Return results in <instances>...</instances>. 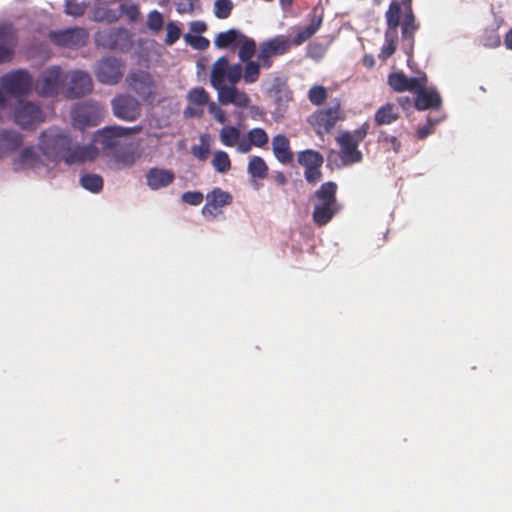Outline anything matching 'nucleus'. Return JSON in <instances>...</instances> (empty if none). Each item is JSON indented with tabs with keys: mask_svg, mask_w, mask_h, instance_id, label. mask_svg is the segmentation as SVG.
I'll return each instance as SVG.
<instances>
[{
	"mask_svg": "<svg viewBox=\"0 0 512 512\" xmlns=\"http://www.w3.org/2000/svg\"><path fill=\"white\" fill-rule=\"evenodd\" d=\"M290 48V40L283 35H278L260 44L257 57L267 58L280 56L287 53Z\"/></svg>",
	"mask_w": 512,
	"mask_h": 512,
	"instance_id": "20",
	"label": "nucleus"
},
{
	"mask_svg": "<svg viewBox=\"0 0 512 512\" xmlns=\"http://www.w3.org/2000/svg\"><path fill=\"white\" fill-rule=\"evenodd\" d=\"M50 40L57 46L65 48H79L86 45L89 35L81 27L67 28L49 33Z\"/></svg>",
	"mask_w": 512,
	"mask_h": 512,
	"instance_id": "15",
	"label": "nucleus"
},
{
	"mask_svg": "<svg viewBox=\"0 0 512 512\" xmlns=\"http://www.w3.org/2000/svg\"><path fill=\"white\" fill-rule=\"evenodd\" d=\"M259 61L261 63L260 64V67H264V68H270L273 64V61H272V57H267V58H258Z\"/></svg>",
	"mask_w": 512,
	"mask_h": 512,
	"instance_id": "58",
	"label": "nucleus"
},
{
	"mask_svg": "<svg viewBox=\"0 0 512 512\" xmlns=\"http://www.w3.org/2000/svg\"><path fill=\"white\" fill-rule=\"evenodd\" d=\"M426 82V76L409 78L403 72H393L388 76V84L396 92H414L426 86Z\"/></svg>",
	"mask_w": 512,
	"mask_h": 512,
	"instance_id": "19",
	"label": "nucleus"
},
{
	"mask_svg": "<svg viewBox=\"0 0 512 512\" xmlns=\"http://www.w3.org/2000/svg\"><path fill=\"white\" fill-rule=\"evenodd\" d=\"M23 144V136L14 130H0V158L16 151Z\"/></svg>",
	"mask_w": 512,
	"mask_h": 512,
	"instance_id": "25",
	"label": "nucleus"
},
{
	"mask_svg": "<svg viewBox=\"0 0 512 512\" xmlns=\"http://www.w3.org/2000/svg\"><path fill=\"white\" fill-rule=\"evenodd\" d=\"M14 37L10 29L0 27V64L10 62L14 54Z\"/></svg>",
	"mask_w": 512,
	"mask_h": 512,
	"instance_id": "28",
	"label": "nucleus"
},
{
	"mask_svg": "<svg viewBox=\"0 0 512 512\" xmlns=\"http://www.w3.org/2000/svg\"><path fill=\"white\" fill-rule=\"evenodd\" d=\"M190 29L195 33H203L206 30V24L201 21H195L191 23Z\"/></svg>",
	"mask_w": 512,
	"mask_h": 512,
	"instance_id": "54",
	"label": "nucleus"
},
{
	"mask_svg": "<svg viewBox=\"0 0 512 512\" xmlns=\"http://www.w3.org/2000/svg\"><path fill=\"white\" fill-rule=\"evenodd\" d=\"M247 170L252 177L258 179H265L268 175V166L259 156H253L250 159Z\"/></svg>",
	"mask_w": 512,
	"mask_h": 512,
	"instance_id": "33",
	"label": "nucleus"
},
{
	"mask_svg": "<svg viewBox=\"0 0 512 512\" xmlns=\"http://www.w3.org/2000/svg\"><path fill=\"white\" fill-rule=\"evenodd\" d=\"M127 38V32L124 29L111 28L103 31H99L95 36V42L97 46H101L106 49L114 50L121 46V41H125Z\"/></svg>",
	"mask_w": 512,
	"mask_h": 512,
	"instance_id": "22",
	"label": "nucleus"
},
{
	"mask_svg": "<svg viewBox=\"0 0 512 512\" xmlns=\"http://www.w3.org/2000/svg\"><path fill=\"white\" fill-rule=\"evenodd\" d=\"M505 45L508 49H512V29H510L505 36Z\"/></svg>",
	"mask_w": 512,
	"mask_h": 512,
	"instance_id": "59",
	"label": "nucleus"
},
{
	"mask_svg": "<svg viewBox=\"0 0 512 512\" xmlns=\"http://www.w3.org/2000/svg\"><path fill=\"white\" fill-rule=\"evenodd\" d=\"M272 151L275 158L282 164L288 165L293 161L290 140L284 134H277L272 138Z\"/></svg>",
	"mask_w": 512,
	"mask_h": 512,
	"instance_id": "24",
	"label": "nucleus"
},
{
	"mask_svg": "<svg viewBox=\"0 0 512 512\" xmlns=\"http://www.w3.org/2000/svg\"><path fill=\"white\" fill-rule=\"evenodd\" d=\"M379 141L383 143H389L395 153H398L401 149L400 141L395 136L388 135L383 131L380 132Z\"/></svg>",
	"mask_w": 512,
	"mask_h": 512,
	"instance_id": "50",
	"label": "nucleus"
},
{
	"mask_svg": "<svg viewBox=\"0 0 512 512\" xmlns=\"http://www.w3.org/2000/svg\"><path fill=\"white\" fill-rule=\"evenodd\" d=\"M274 181L278 185L283 186L287 183V178L283 172H276V174L274 175Z\"/></svg>",
	"mask_w": 512,
	"mask_h": 512,
	"instance_id": "57",
	"label": "nucleus"
},
{
	"mask_svg": "<svg viewBox=\"0 0 512 512\" xmlns=\"http://www.w3.org/2000/svg\"><path fill=\"white\" fill-rule=\"evenodd\" d=\"M435 123L431 122L430 118H428L427 124L422 127H418L416 131V136L419 140L425 139L432 133V129Z\"/></svg>",
	"mask_w": 512,
	"mask_h": 512,
	"instance_id": "52",
	"label": "nucleus"
},
{
	"mask_svg": "<svg viewBox=\"0 0 512 512\" xmlns=\"http://www.w3.org/2000/svg\"><path fill=\"white\" fill-rule=\"evenodd\" d=\"M270 92L273 93L275 101L279 107H282L292 100V92L285 84H274Z\"/></svg>",
	"mask_w": 512,
	"mask_h": 512,
	"instance_id": "39",
	"label": "nucleus"
},
{
	"mask_svg": "<svg viewBox=\"0 0 512 512\" xmlns=\"http://www.w3.org/2000/svg\"><path fill=\"white\" fill-rule=\"evenodd\" d=\"M213 168L219 173H227L231 169V160L225 151H216L212 159Z\"/></svg>",
	"mask_w": 512,
	"mask_h": 512,
	"instance_id": "38",
	"label": "nucleus"
},
{
	"mask_svg": "<svg viewBox=\"0 0 512 512\" xmlns=\"http://www.w3.org/2000/svg\"><path fill=\"white\" fill-rule=\"evenodd\" d=\"M242 79V65H230L227 57L218 58L211 69L210 83L217 90L218 101L222 105L233 104L239 108H247L251 102L248 94L236 87Z\"/></svg>",
	"mask_w": 512,
	"mask_h": 512,
	"instance_id": "3",
	"label": "nucleus"
},
{
	"mask_svg": "<svg viewBox=\"0 0 512 512\" xmlns=\"http://www.w3.org/2000/svg\"><path fill=\"white\" fill-rule=\"evenodd\" d=\"M321 24L322 17L314 16L311 23L307 27L298 29L294 38L290 40L291 46H300L309 40L319 30Z\"/></svg>",
	"mask_w": 512,
	"mask_h": 512,
	"instance_id": "30",
	"label": "nucleus"
},
{
	"mask_svg": "<svg viewBox=\"0 0 512 512\" xmlns=\"http://www.w3.org/2000/svg\"><path fill=\"white\" fill-rule=\"evenodd\" d=\"M142 131L141 126L135 127H122V126H107L98 130L93 135V142L100 145L102 152L106 156H110L121 144L122 138L135 135Z\"/></svg>",
	"mask_w": 512,
	"mask_h": 512,
	"instance_id": "7",
	"label": "nucleus"
},
{
	"mask_svg": "<svg viewBox=\"0 0 512 512\" xmlns=\"http://www.w3.org/2000/svg\"><path fill=\"white\" fill-rule=\"evenodd\" d=\"M201 142L200 145H193L191 147V153L200 161H205L208 158L210 149L209 145L204 142V137H201Z\"/></svg>",
	"mask_w": 512,
	"mask_h": 512,
	"instance_id": "47",
	"label": "nucleus"
},
{
	"mask_svg": "<svg viewBox=\"0 0 512 512\" xmlns=\"http://www.w3.org/2000/svg\"><path fill=\"white\" fill-rule=\"evenodd\" d=\"M398 102H399V104H400L401 106H404L406 103H409V102H410V100H409V98H408V97H401V98H399Z\"/></svg>",
	"mask_w": 512,
	"mask_h": 512,
	"instance_id": "63",
	"label": "nucleus"
},
{
	"mask_svg": "<svg viewBox=\"0 0 512 512\" xmlns=\"http://www.w3.org/2000/svg\"><path fill=\"white\" fill-rule=\"evenodd\" d=\"M399 118L397 107L392 103L381 106L374 115L377 126L389 125Z\"/></svg>",
	"mask_w": 512,
	"mask_h": 512,
	"instance_id": "31",
	"label": "nucleus"
},
{
	"mask_svg": "<svg viewBox=\"0 0 512 512\" xmlns=\"http://www.w3.org/2000/svg\"><path fill=\"white\" fill-rule=\"evenodd\" d=\"M298 163L305 168L304 177L309 184H316L322 179L321 166L324 157L318 151L306 149L297 155Z\"/></svg>",
	"mask_w": 512,
	"mask_h": 512,
	"instance_id": "14",
	"label": "nucleus"
},
{
	"mask_svg": "<svg viewBox=\"0 0 512 512\" xmlns=\"http://www.w3.org/2000/svg\"><path fill=\"white\" fill-rule=\"evenodd\" d=\"M247 137L253 146L259 148L264 147L269 141V137L266 131L259 127L251 129L247 133Z\"/></svg>",
	"mask_w": 512,
	"mask_h": 512,
	"instance_id": "41",
	"label": "nucleus"
},
{
	"mask_svg": "<svg viewBox=\"0 0 512 512\" xmlns=\"http://www.w3.org/2000/svg\"><path fill=\"white\" fill-rule=\"evenodd\" d=\"M104 107L95 101H83L76 103L71 110L72 125L74 128L84 131L95 127L104 118Z\"/></svg>",
	"mask_w": 512,
	"mask_h": 512,
	"instance_id": "6",
	"label": "nucleus"
},
{
	"mask_svg": "<svg viewBox=\"0 0 512 512\" xmlns=\"http://www.w3.org/2000/svg\"><path fill=\"white\" fill-rule=\"evenodd\" d=\"M184 39L194 49L201 50V51L206 50L210 44V42L207 38L200 36V35L194 36L191 34H186L184 36Z\"/></svg>",
	"mask_w": 512,
	"mask_h": 512,
	"instance_id": "45",
	"label": "nucleus"
},
{
	"mask_svg": "<svg viewBox=\"0 0 512 512\" xmlns=\"http://www.w3.org/2000/svg\"><path fill=\"white\" fill-rule=\"evenodd\" d=\"M14 121L22 129L32 130L45 121V114L40 106L20 101L14 111Z\"/></svg>",
	"mask_w": 512,
	"mask_h": 512,
	"instance_id": "13",
	"label": "nucleus"
},
{
	"mask_svg": "<svg viewBox=\"0 0 512 512\" xmlns=\"http://www.w3.org/2000/svg\"><path fill=\"white\" fill-rule=\"evenodd\" d=\"M413 0H392L385 12L386 30L384 34V44L378 57L385 61L396 51L398 42L397 29L401 26L402 40L407 47L406 53L412 54L415 42V33L420 25L412 7Z\"/></svg>",
	"mask_w": 512,
	"mask_h": 512,
	"instance_id": "1",
	"label": "nucleus"
},
{
	"mask_svg": "<svg viewBox=\"0 0 512 512\" xmlns=\"http://www.w3.org/2000/svg\"><path fill=\"white\" fill-rule=\"evenodd\" d=\"M236 145H237V150L240 153L249 152L251 150V146H253L249 140L248 141H246V140L238 141V143Z\"/></svg>",
	"mask_w": 512,
	"mask_h": 512,
	"instance_id": "53",
	"label": "nucleus"
},
{
	"mask_svg": "<svg viewBox=\"0 0 512 512\" xmlns=\"http://www.w3.org/2000/svg\"><path fill=\"white\" fill-rule=\"evenodd\" d=\"M175 180L172 170L163 168H151L146 174V183L151 190H159L168 187Z\"/></svg>",
	"mask_w": 512,
	"mask_h": 512,
	"instance_id": "23",
	"label": "nucleus"
},
{
	"mask_svg": "<svg viewBox=\"0 0 512 512\" xmlns=\"http://www.w3.org/2000/svg\"><path fill=\"white\" fill-rule=\"evenodd\" d=\"M128 87L143 101L152 102L157 94V87L152 75L143 70L130 72L126 77Z\"/></svg>",
	"mask_w": 512,
	"mask_h": 512,
	"instance_id": "11",
	"label": "nucleus"
},
{
	"mask_svg": "<svg viewBox=\"0 0 512 512\" xmlns=\"http://www.w3.org/2000/svg\"><path fill=\"white\" fill-rule=\"evenodd\" d=\"M364 64L367 66V67H372L373 64H374V61L372 58H368V57H364Z\"/></svg>",
	"mask_w": 512,
	"mask_h": 512,
	"instance_id": "62",
	"label": "nucleus"
},
{
	"mask_svg": "<svg viewBox=\"0 0 512 512\" xmlns=\"http://www.w3.org/2000/svg\"><path fill=\"white\" fill-rule=\"evenodd\" d=\"M114 115L124 121H134L141 114L139 101L127 94L117 95L111 102Z\"/></svg>",
	"mask_w": 512,
	"mask_h": 512,
	"instance_id": "17",
	"label": "nucleus"
},
{
	"mask_svg": "<svg viewBox=\"0 0 512 512\" xmlns=\"http://www.w3.org/2000/svg\"><path fill=\"white\" fill-rule=\"evenodd\" d=\"M67 76L58 66L45 69L35 82V91L42 97H54L63 88Z\"/></svg>",
	"mask_w": 512,
	"mask_h": 512,
	"instance_id": "9",
	"label": "nucleus"
},
{
	"mask_svg": "<svg viewBox=\"0 0 512 512\" xmlns=\"http://www.w3.org/2000/svg\"><path fill=\"white\" fill-rule=\"evenodd\" d=\"M44 162L41 155L33 146L22 149L17 158L13 160V169L15 171H24L42 167Z\"/></svg>",
	"mask_w": 512,
	"mask_h": 512,
	"instance_id": "21",
	"label": "nucleus"
},
{
	"mask_svg": "<svg viewBox=\"0 0 512 512\" xmlns=\"http://www.w3.org/2000/svg\"><path fill=\"white\" fill-rule=\"evenodd\" d=\"M5 91L3 89H0V108H4L6 105V96Z\"/></svg>",
	"mask_w": 512,
	"mask_h": 512,
	"instance_id": "60",
	"label": "nucleus"
},
{
	"mask_svg": "<svg viewBox=\"0 0 512 512\" xmlns=\"http://www.w3.org/2000/svg\"><path fill=\"white\" fill-rule=\"evenodd\" d=\"M126 13L127 16L131 19V20H135L139 14V11H138V8L134 5H131L129 6L128 8H126V6L124 5V11L123 13Z\"/></svg>",
	"mask_w": 512,
	"mask_h": 512,
	"instance_id": "55",
	"label": "nucleus"
},
{
	"mask_svg": "<svg viewBox=\"0 0 512 512\" xmlns=\"http://www.w3.org/2000/svg\"><path fill=\"white\" fill-rule=\"evenodd\" d=\"M117 163L123 166H132L139 155L136 152V148L132 143L122 142V144L110 154Z\"/></svg>",
	"mask_w": 512,
	"mask_h": 512,
	"instance_id": "27",
	"label": "nucleus"
},
{
	"mask_svg": "<svg viewBox=\"0 0 512 512\" xmlns=\"http://www.w3.org/2000/svg\"><path fill=\"white\" fill-rule=\"evenodd\" d=\"M369 124L363 123L354 131H341L335 137L340 148V158L344 164L350 165L362 160V152L358 149L360 142L367 136Z\"/></svg>",
	"mask_w": 512,
	"mask_h": 512,
	"instance_id": "5",
	"label": "nucleus"
},
{
	"mask_svg": "<svg viewBox=\"0 0 512 512\" xmlns=\"http://www.w3.org/2000/svg\"><path fill=\"white\" fill-rule=\"evenodd\" d=\"M177 10H178V12H180V13H183V12H185V11H186L185 9H181V8H178Z\"/></svg>",
	"mask_w": 512,
	"mask_h": 512,
	"instance_id": "64",
	"label": "nucleus"
},
{
	"mask_svg": "<svg viewBox=\"0 0 512 512\" xmlns=\"http://www.w3.org/2000/svg\"><path fill=\"white\" fill-rule=\"evenodd\" d=\"M234 4L231 0H216L214 14L218 19H226L231 15Z\"/></svg>",
	"mask_w": 512,
	"mask_h": 512,
	"instance_id": "42",
	"label": "nucleus"
},
{
	"mask_svg": "<svg viewBox=\"0 0 512 512\" xmlns=\"http://www.w3.org/2000/svg\"><path fill=\"white\" fill-rule=\"evenodd\" d=\"M68 86L63 93L67 99H77L83 97L93 90V81L91 76L82 70H75L69 74Z\"/></svg>",
	"mask_w": 512,
	"mask_h": 512,
	"instance_id": "16",
	"label": "nucleus"
},
{
	"mask_svg": "<svg viewBox=\"0 0 512 512\" xmlns=\"http://www.w3.org/2000/svg\"><path fill=\"white\" fill-rule=\"evenodd\" d=\"M207 202L202 208L204 216L216 217L224 206L230 205L233 201L232 195L221 188H214L206 196Z\"/></svg>",
	"mask_w": 512,
	"mask_h": 512,
	"instance_id": "18",
	"label": "nucleus"
},
{
	"mask_svg": "<svg viewBox=\"0 0 512 512\" xmlns=\"http://www.w3.org/2000/svg\"><path fill=\"white\" fill-rule=\"evenodd\" d=\"M38 148L48 160L63 161L67 165L93 161L99 155L95 145H80L68 132L58 127H49L40 133Z\"/></svg>",
	"mask_w": 512,
	"mask_h": 512,
	"instance_id": "2",
	"label": "nucleus"
},
{
	"mask_svg": "<svg viewBox=\"0 0 512 512\" xmlns=\"http://www.w3.org/2000/svg\"><path fill=\"white\" fill-rule=\"evenodd\" d=\"M0 84L5 93L20 97L31 92L33 79L28 71L17 69L1 76Z\"/></svg>",
	"mask_w": 512,
	"mask_h": 512,
	"instance_id": "10",
	"label": "nucleus"
},
{
	"mask_svg": "<svg viewBox=\"0 0 512 512\" xmlns=\"http://www.w3.org/2000/svg\"><path fill=\"white\" fill-rule=\"evenodd\" d=\"M181 198L184 203L197 206L203 202L204 196L200 191H187L182 194Z\"/></svg>",
	"mask_w": 512,
	"mask_h": 512,
	"instance_id": "48",
	"label": "nucleus"
},
{
	"mask_svg": "<svg viewBox=\"0 0 512 512\" xmlns=\"http://www.w3.org/2000/svg\"><path fill=\"white\" fill-rule=\"evenodd\" d=\"M87 5L78 0H67L65 4V13L73 17H80L85 14Z\"/></svg>",
	"mask_w": 512,
	"mask_h": 512,
	"instance_id": "44",
	"label": "nucleus"
},
{
	"mask_svg": "<svg viewBox=\"0 0 512 512\" xmlns=\"http://www.w3.org/2000/svg\"><path fill=\"white\" fill-rule=\"evenodd\" d=\"M203 111H202V107H197V108H194V107H188L186 110H185V114L187 116H198L200 117L202 115Z\"/></svg>",
	"mask_w": 512,
	"mask_h": 512,
	"instance_id": "56",
	"label": "nucleus"
},
{
	"mask_svg": "<svg viewBox=\"0 0 512 512\" xmlns=\"http://www.w3.org/2000/svg\"><path fill=\"white\" fill-rule=\"evenodd\" d=\"M124 63L115 57H105L99 60L95 66L97 80L106 85H115L123 77Z\"/></svg>",
	"mask_w": 512,
	"mask_h": 512,
	"instance_id": "12",
	"label": "nucleus"
},
{
	"mask_svg": "<svg viewBox=\"0 0 512 512\" xmlns=\"http://www.w3.org/2000/svg\"><path fill=\"white\" fill-rule=\"evenodd\" d=\"M163 16L160 12L154 10L149 13L148 19H147V26L154 31L161 30L163 26Z\"/></svg>",
	"mask_w": 512,
	"mask_h": 512,
	"instance_id": "49",
	"label": "nucleus"
},
{
	"mask_svg": "<svg viewBox=\"0 0 512 512\" xmlns=\"http://www.w3.org/2000/svg\"><path fill=\"white\" fill-rule=\"evenodd\" d=\"M124 11V5L120 6L119 10L111 9L107 3H99L97 4L92 13V17L95 21L98 22H108L113 23L116 22Z\"/></svg>",
	"mask_w": 512,
	"mask_h": 512,
	"instance_id": "29",
	"label": "nucleus"
},
{
	"mask_svg": "<svg viewBox=\"0 0 512 512\" xmlns=\"http://www.w3.org/2000/svg\"><path fill=\"white\" fill-rule=\"evenodd\" d=\"M415 98V108L419 111L426 109H435L441 105L440 94L435 90H427L425 86L417 89Z\"/></svg>",
	"mask_w": 512,
	"mask_h": 512,
	"instance_id": "26",
	"label": "nucleus"
},
{
	"mask_svg": "<svg viewBox=\"0 0 512 512\" xmlns=\"http://www.w3.org/2000/svg\"><path fill=\"white\" fill-rule=\"evenodd\" d=\"M240 139V131L234 126H224L220 131V141L227 147L235 146Z\"/></svg>",
	"mask_w": 512,
	"mask_h": 512,
	"instance_id": "36",
	"label": "nucleus"
},
{
	"mask_svg": "<svg viewBox=\"0 0 512 512\" xmlns=\"http://www.w3.org/2000/svg\"><path fill=\"white\" fill-rule=\"evenodd\" d=\"M238 46L239 59L242 62L252 61L251 58L254 56L256 52L255 40L244 35V38H241V40L239 41Z\"/></svg>",
	"mask_w": 512,
	"mask_h": 512,
	"instance_id": "34",
	"label": "nucleus"
},
{
	"mask_svg": "<svg viewBox=\"0 0 512 512\" xmlns=\"http://www.w3.org/2000/svg\"><path fill=\"white\" fill-rule=\"evenodd\" d=\"M208 109L218 123L223 124L226 122L225 112L215 102L209 103Z\"/></svg>",
	"mask_w": 512,
	"mask_h": 512,
	"instance_id": "51",
	"label": "nucleus"
},
{
	"mask_svg": "<svg viewBox=\"0 0 512 512\" xmlns=\"http://www.w3.org/2000/svg\"><path fill=\"white\" fill-rule=\"evenodd\" d=\"M241 38H244V34L236 29H229L225 32L219 33L214 43L218 48L226 49V48H235L238 46Z\"/></svg>",
	"mask_w": 512,
	"mask_h": 512,
	"instance_id": "32",
	"label": "nucleus"
},
{
	"mask_svg": "<svg viewBox=\"0 0 512 512\" xmlns=\"http://www.w3.org/2000/svg\"><path fill=\"white\" fill-rule=\"evenodd\" d=\"M80 184L92 193H99L103 189L104 181L98 174H84L80 177Z\"/></svg>",
	"mask_w": 512,
	"mask_h": 512,
	"instance_id": "35",
	"label": "nucleus"
},
{
	"mask_svg": "<svg viewBox=\"0 0 512 512\" xmlns=\"http://www.w3.org/2000/svg\"><path fill=\"white\" fill-rule=\"evenodd\" d=\"M337 189L338 186L335 182L328 181L323 183L314 192V209L312 218L316 225L320 227L327 225L341 210V205L336 196Z\"/></svg>",
	"mask_w": 512,
	"mask_h": 512,
	"instance_id": "4",
	"label": "nucleus"
},
{
	"mask_svg": "<svg viewBox=\"0 0 512 512\" xmlns=\"http://www.w3.org/2000/svg\"><path fill=\"white\" fill-rule=\"evenodd\" d=\"M344 119V113L341 110L340 103L337 101L328 108H322L312 113L307 122L319 136L331 132L336 123Z\"/></svg>",
	"mask_w": 512,
	"mask_h": 512,
	"instance_id": "8",
	"label": "nucleus"
},
{
	"mask_svg": "<svg viewBox=\"0 0 512 512\" xmlns=\"http://www.w3.org/2000/svg\"><path fill=\"white\" fill-rule=\"evenodd\" d=\"M181 36V29L175 22H168L166 25V38L167 45H173Z\"/></svg>",
	"mask_w": 512,
	"mask_h": 512,
	"instance_id": "46",
	"label": "nucleus"
},
{
	"mask_svg": "<svg viewBox=\"0 0 512 512\" xmlns=\"http://www.w3.org/2000/svg\"><path fill=\"white\" fill-rule=\"evenodd\" d=\"M188 101L197 107H204L209 102V94L202 87L194 88L188 93Z\"/></svg>",
	"mask_w": 512,
	"mask_h": 512,
	"instance_id": "40",
	"label": "nucleus"
},
{
	"mask_svg": "<svg viewBox=\"0 0 512 512\" xmlns=\"http://www.w3.org/2000/svg\"><path fill=\"white\" fill-rule=\"evenodd\" d=\"M279 1L283 8L289 7L293 3V0H279Z\"/></svg>",
	"mask_w": 512,
	"mask_h": 512,
	"instance_id": "61",
	"label": "nucleus"
},
{
	"mask_svg": "<svg viewBox=\"0 0 512 512\" xmlns=\"http://www.w3.org/2000/svg\"><path fill=\"white\" fill-rule=\"evenodd\" d=\"M245 66H242V78L245 83H255L260 77V64L255 61L244 62Z\"/></svg>",
	"mask_w": 512,
	"mask_h": 512,
	"instance_id": "37",
	"label": "nucleus"
},
{
	"mask_svg": "<svg viewBox=\"0 0 512 512\" xmlns=\"http://www.w3.org/2000/svg\"><path fill=\"white\" fill-rule=\"evenodd\" d=\"M308 99L313 105H322L327 99L326 88L320 85L311 87L308 92Z\"/></svg>",
	"mask_w": 512,
	"mask_h": 512,
	"instance_id": "43",
	"label": "nucleus"
}]
</instances>
